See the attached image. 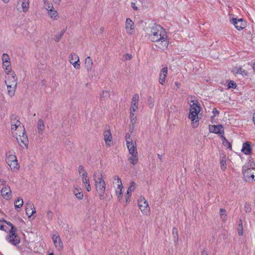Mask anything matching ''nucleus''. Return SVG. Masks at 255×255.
<instances>
[{"instance_id": "79ce46f5", "label": "nucleus", "mask_w": 255, "mask_h": 255, "mask_svg": "<svg viewBox=\"0 0 255 255\" xmlns=\"http://www.w3.org/2000/svg\"><path fill=\"white\" fill-rule=\"evenodd\" d=\"M1 59L2 62H10V58L6 53H3L2 54Z\"/></svg>"}, {"instance_id": "0eeeda50", "label": "nucleus", "mask_w": 255, "mask_h": 255, "mask_svg": "<svg viewBox=\"0 0 255 255\" xmlns=\"http://www.w3.org/2000/svg\"><path fill=\"white\" fill-rule=\"evenodd\" d=\"M24 132L25 130L21 133H18V135L15 136L19 145L23 148H27L28 143L27 135Z\"/></svg>"}, {"instance_id": "3c124183", "label": "nucleus", "mask_w": 255, "mask_h": 255, "mask_svg": "<svg viewBox=\"0 0 255 255\" xmlns=\"http://www.w3.org/2000/svg\"><path fill=\"white\" fill-rule=\"evenodd\" d=\"M131 7H132V8L135 10H138V7L137 6H136L135 5V3L134 2H131Z\"/></svg>"}, {"instance_id": "ddd939ff", "label": "nucleus", "mask_w": 255, "mask_h": 255, "mask_svg": "<svg viewBox=\"0 0 255 255\" xmlns=\"http://www.w3.org/2000/svg\"><path fill=\"white\" fill-rule=\"evenodd\" d=\"M17 4L20 6L17 8L19 11L26 13L29 10L30 0H18L17 1Z\"/></svg>"}, {"instance_id": "864d4df0", "label": "nucleus", "mask_w": 255, "mask_h": 255, "mask_svg": "<svg viewBox=\"0 0 255 255\" xmlns=\"http://www.w3.org/2000/svg\"><path fill=\"white\" fill-rule=\"evenodd\" d=\"M61 0H53V1L55 4H59L60 3Z\"/></svg>"}, {"instance_id": "a19ab883", "label": "nucleus", "mask_w": 255, "mask_h": 255, "mask_svg": "<svg viewBox=\"0 0 255 255\" xmlns=\"http://www.w3.org/2000/svg\"><path fill=\"white\" fill-rule=\"evenodd\" d=\"M220 215L223 220H225L227 216L226 210L224 209H221L220 210Z\"/></svg>"}, {"instance_id": "393cba45", "label": "nucleus", "mask_w": 255, "mask_h": 255, "mask_svg": "<svg viewBox=\"0 0 255 255\" xmlns=\"http://www.w3.org/2000/svg\"><path fill=\"white\" fill-rule=\"evenodd\" d=\"M48 13L51 18L53 19H57L58 16V13L56 10H55L52 5H49L46 8Z\"/></svg>"}, {"instance_id": "e2e57ef3", "label": "nucleus", "mask_w": 255, "mask_h": 255, "mask_svg": "<svg viewBox=\"0 0 255 255\" xmlns=\"http://www.w3.org/2000/svg\"><path fill=\"white\" fill-rule=\"evenodd\" d=\"M254 179H253V180H255V169H254Z\"/></svg>"}, {"instance_id": "dca6fc26", "label": "nucleus", "mask_w": 255, "mask_h": 255, "mask_svg": "<svg viewBox=\"0 0 255 255\" xmlns=\"http://www.w3.org/2000/svg\"><path fill=\"white\" fill-rule=\"evenodd\" d=\"M11 130L13 136H16L18 133H21L24 131L23 126L21 124L11 125Z\"/></svg>"}, {"instance_id": "58836bf2", "label": "nucleus", "mask_w": 255, "mask_h": 255, "mask_svg": "<svg viewBox=\"0 0 255 255\" xmlns=\"http://www.w3.org/2000/svg\"><path fill=\"white\" fill-rule=\"evenodd\" d=\"M220 164L221 169L224 171L226 169V161L225 156H223L221 159Z\"/></svg>"}, {"instance_id": "bb28decb", "label": "nucleus", "mask_w": 255, "mask_h": 255, "mask_svg": "<svg viewBox=\"0 0 255 255\" xmlns=\"http://www.w3.org/2000/svg\"><path fill=\"white\" fill-rule=\"evenodd\" d=\"M254 169L255 168H254L245 169L244 167L243 171L244 177L249 178L251 177L252 179H254Z\"/></svg>"}, {"instance_id": "c03bdc74", "label": "nucleus", "mask_w": 255, "mask_h": 255, "mask_svg": "<svg viewBox=\"0 0 255 255\" xmlns=\"http://www.w3.org/2000/svg\"><path fill=\"white\" fill-rule=\"evenodd\" d=\"M85 185V187L87 191L90 192L91 190V186L90 185V180L86 181V182H83Z\"/></svg>"}, {"instance_id": "2f4dec72", "label": "nucleus", "mask_w": 255, "mask_h": 255, "mask_svg": "<svg viewBox=\"0 0 255 255\" xmlns=\"http://www.w3.org/2000/svg\"><path fill=\"white\" fill-rule=\"evenodd\" d=\"M6 86L8 95L10 97H13L15 94L17 85H6Z\"/></svg>"}, {"instance_id": "423d86ee", "label": "nucleus", "mask_w": 255, "mask_h": 255, "mask_svg": "<svg viewBox=\"0 0 255 255\" xmlns=\"http://www.w3.org/2000/svg\"><path fill=\"white\" fill-rule=\"evenodd\" d=\"M138 205L140 210L144 215H147L149 214L150 207L144 197H139L138 200Z\"/></svg>"}, {"instance_id": "5fc2aeb1", "label": "nucleus", "mask_w": 255, "mask_h": 255, "mask_svg": "<svg viewBox=\"0 0 255 255\" xmlns=\"http://www.w3.org/2000/svg\"><path fill=\"white\" fill-rule=\"evenodd\" d=\"M0 230H4L3 229V224H2V222L1 221H0Z\"/></svg>"}, {"instance_id": "6ab92c4d", "label": "nucleus", "mask_w": 255, "mask_h": 255, "mask_svg": "<svg viewBox=\"0 0 255 255\" xmlns=\"http://www.w3.org/2000/svg\"><path fill=\"white\" fill-rule=\"evenodd\" d=\"M0 193L1 196L6 200H9L12 197L11 189L8 186L2 187Z\"/></svg>"}, {"instance_id": "6e6d98bb", "label": "nucleus", "mask_w": 255, "mask_h": 255, "mask_svg": "<svg viewBox=\"0 0 255 255\" xmlns=\"http://www.w3.org/2000/svg\"><path fill=\"white\" fill-rule=\"evenodd\" d=\"M223 139H224V140H225L226 142L227 143H228V145H229V146H228V148L231 147V144H230V143L227 141V140H226V139L225 138V137H224V136H223Z\"/></svg>"}, {"instance_id": "680f3d73", "label": "nucleus", "mask_w": 255, "mask_h": 255, "mask_svg": "<svg viewBox=\"0 0 255 255\" xmlns=\"http://www.w3.org/2000/svg\"><path fill=\"white\" fill-rule=\"evenodd\" d=\"M253 68V69L254 70V71L255 72V63L254 64Z\"/></svg>"}, {"instance_id": "7ed1b4c3", "label": "nucleus", "mask_w": 255, "mask_h": 255, "mask_svg": "<svg viewBox=\"0 0 255 255\" xmlns=\"http://www.w3.org/2000/svg\"><path fill=\"white\" fill-rule=\"evenodd\" d=\"M112 183L117 200L118 201L121 202L123 198L122 191L123 186L122 180L118 175H114L112 177Z\"/></svg>"}, {"instance_id": "4be33fe9", "label": "nucleus", "mask_w": 255, "mask_h": 255, "mask_svg": "<svg viewBox=\"0 0 255 255\" xmlns=\"http://www.w3.org/2000/svg\"><path fill=\"white\" fill-rule=\"evenodd\" d=\"M139 95L134 94L132 98L130 111H136L138 108Z\"/></svg>"}, {"instance_id": "bf43d9fd", "label": "nucleus", "mask_w": 255, "mask_h": 255, "mask_svg": "<svg viewBox=\"0 0 255 255\" xmlns=\"http://www.w3.org/2000/svg\"><path fill=\"white\" fill-rule=\"evenodd\" d=\"M202 255H208V253L205 251V250H204L202 252Z\"/></svg>"}, {"instance_id": "4c0bfd02", "label": "nucleus", "mask_w": 255, "mask_h": 255, "mask_svg": "<svg viewBox=\"0 0 255 255\" xmlns=\"http://www.w3.org/2000/svg\"><path fill=\"white\" fill-rule=\"evenodd\" d=\"M110 97V93L108 91H103L102 93L101 94V100H105L108 99Z\"/></svg>"}, {"instance_id": "f704fd0d", "label": "nucleus", "mask_w": 255, "mask_h": 255, "mask_svg": "<svg viewBox=\"0 0 255 255\" xmlns=\"http://www.w3.org/2000/svg\"><path fill=\"white\" fill-rule=\"evenodd\" d=\"M45 128L44 123L42 120H39L37 123V129L38 133L42 134Z\"/></svg>"}, {"instance_id": "e433bc0d", "label": "nucleus", "mask_w": 255, "mask_h": 255, "mask_svg": "<svg viewBox=\"0 0 255 255\" xmlns=\"http://www.w3.org/2000/svg\"><path fill=\"white\" fill-rule=\"evenodd\" d=\"M135 111H130V120L131 124V126L132 128H134L136 122V116L135 114L134 113Z\"/></svg>"}, {"instance_id": "de8ad7c7", "label": "nucleus", "mask_w": 255, "mask_h": 255, "mask_svg": "<svg viewBox=\"0 0 255 255\" xmlns=\"http://www.w3.org/2000/svg\"><path fill=\"white\" fill-rule=\"evenodd\" d=\"M46 215L48 219L50 220L53 217V213L51 211H48Z\"/></svg>"}, {"instance_id": "338daca9", "label": "nucleus", "mask_w": 255, "mask_h": 255, "mask_svg": "<svg viewBox=\"0 0 255 255\" xmlns=\"http://www.w3.org/2000/svg\"><path fill=\"white\" fill-rule=\"evenodd\" d=\"M128 58L129 59H130V58H131V55H129V56H128Z\"/></svg>"}, {"instance_id": "c85d7f7f", "label": "nucleus", "mask_w": 255, "mask_h": 255, "mask_svg": "<svg viewBox=\"0 0 255 255\" xmlns=\"http://www.w3.org/2000/svg\"><path fill=\"white\" fill-rule=\"evenodd\" d=\"M93 62L90 56H88L85 60V66L87 71H90L92 69Z\"/></svg>"}, {"instance_id": "ea45409f", "label": "nucleus", "mask_w": 255, "mask_h": 255, "mask_svg": "<svg viewBox=\"0 0 255 255\" xmlns=\"http://www.w3.org/2000/svg\"><path fill=\"white\" fill-rule=\"evenodd\" d=\"M64 32L65 31L64 30H62L59 33L56 34L54 37V41L56 42H58L63 36Z\"/></svg>"}, {"instance_id": "13d9d810", "label": "nucleus", "mask_w": 255, "mask_h": 255, "mask_svg": "<svg viewBox=\"0 0 255 255\" xmlns=\"http://www.w3.org/2000/svg\"><path fill=\"white\" fill-rule=\"evenodd\" d=\"M213 113H214V116H216V114H219V112L217 110H216L215 109H214L213 110Z\"/></svg>"}, {"instance_id": "aec40b11", "label": "nucleus", "mask_w": 255, "mask_h": 255, "mask_svg": "<svg viewBox=\"0 0 255 255\" xmlns=\"http://www.w3.org/2000/svg\"><path fill=\"white\" fill-rule=\"evenodd\" d=\"M167 72L168 69L167 67L166 66L163 67L161 69L159 75V83L160 84L163 85L165 83Z\"/></svg>"}, {"instance_id": "37998d69", "label": "nucleus", "mask_w": 255, "mask_h": 255, "mask_svg": "<svg viewBox=\"0 0 255 255\" xmlns=\"http://www.w3.org/2000/svg\"><path fill=\"white\" fill-rule=\"evenodd\" d=\"M244 210L246 212H250L252 210L251 205L248 203H245L244 206Z\"/></svg>"}, {"instance_id": "7c9ffc66", "label": "nucleus", "mask_w": 255, "mask_h": 255, "mask_svg": "<svg viewBox=\"0 0 255 255\" xmlns=\"http://www.w3.org/2000/svg\"><path fill=\"white\" fill-rule=\"evenodd\" d=\"M2 68L4 69L5 74L13 72L11 70V66L10 62H2Z\"/></svg>"}, {"instance_id": "a18cd8bd", "label": "nucleus", "mask_w": 255, "mask_h": 255, "mask_svg": "<svg viewBox=\"0 0 255 255\" xmlns=\"http://www.w3.org/2000/svg\"><path fill=\"white\" fill-rule=\"evenodd\" d=\"M148 105L150 108H152L154 106V100L151 97L148 100Z\"/></svg>"}, {"instance_id": "9b49d317", "label": "nucleus", "mask_w": 255, "mask_h": 255, "mask_svg": "<svg viewBox=\"0 0 255 255\" xmlns=\"http://www.w3.org/2000/svg\"><path fill=\"white\" fill-rule=\"evenodd\" d=\"M69 61L75 69H79L80 68V59L77 54L71 53L69 56Z\"/></svg>"}, {"instance_id": "a211bd4d", "label": "nucleus", "mask_w": 255, "mask_h": 255, "mask_svg": "<svg viewBox=\"0 0 255 255\" xmlns=\"http://www.w3.org/2000/svg\"><path fill=\"white\" fill-rule=\"evenodd\" d=\"M25 212L28 218H30L36 213V210L33 204L31 202L25 204Z\"/></svg>"}, {"instance_id": "2eb2a0df", "label": "nucleus", "mask_w": 255, "mask_h": 255, "mask_svg": "<svg viewBox=\"0 0 255 255\" xmlns=\"http://www.w3.org/2000/svg\"><path fill=\"white\" fill-rule=\"evenodd\" d=\"M230 21L239 30L244 29L246 26V23L242 18L237 19L236 18H232Z\"/></svg>"}, {"instance_id": "0e129e2a", "label": "nucleus", "mask_w": 255, "mask_h": 255, "mask_svg": "<svg viewBox=\"0 0 255 255\" xmlns=\"http://www.w3.org/2000/svg\"><path fill=\"white\" fill-rule=\"evenodd\" d=\"M158 156L159 158L161 159V155H160L159 154H158Z\"/></svg>"}, {"instance_id": "412c9836", "label": "nucleus", "mask_w": 255, "mask_h": 255, "mask_svg": "<svg viewBox=\"0 0 255 255\" xmlns=\"http://www.w3.org/2000/svg\"><path fill=\"white\" fill-rule=\"evenodd\" d=\"M224 130V127L221 125H212L209 126L210 131L216 134L223 133Z\"/></svg>"}, {"instance_id": "f8f14e48", "label": "nucleus", "mask_w": 255, "mask_h": 255, "mask_svg": "<svg viewBox=\"0 0 255 255\" xmlns=\"http://www.w3.org/2000/svg\"><path fill=\"white\" fill-rule=\"evenodd\" d=\"M52 239L55 248L61 250L63 249V245L61 238L56 232H53L52 234Z\"/></svg>"}, {"instance_id": "69168bd1", "label": "nucleus", "mask_w": 255, "mask_h": 255, "mask_svg": "<svg viewBox=\"0 0 255 255\" xmlns=\"http://www.w3.org/2000/svg\"><path fill=\"white\" fill-rule=\"evenodd\" d=\"M49 255H54L53 253H50L49 254Z\"/></svg>"}, {"instance_id": "f257e3e1", "label": "nucleus", "mask_w": 255, "mask_h": 255, "mask_svg": "<svg viewBox=\"0 0 255 255\" xmlns=\"http://www.w3.org/2000/svg\"><path fill=\"white\" fill-rule=\"evenodd\" d=\"M148 38L152 42L156 43V46L160 49H166L168 41L165 30L159 25H154L146 28Z\"/></svg>"}, {"instance_id": "a878e982", "label": "nucleus", "mask_w": 255, "mask_h": 255, "mask_svg": "<svg viewBox=\"0 0 255 255\" xmlns=\"http://www.w3.org/2000/svg\"><path fill=\"white\" fill-rule=\"evenodd\" d=\"M104 140L107 145L110 146L112 141V136L110 130L105 131L104 133Z\"/></svg>"}, {"instance_id": "20e7f679", "label": "nucleus", "mask_w": 255, "mask_h": 255, "mask_svg": "<svg viewBox=\"0 0 255 255\" xmlns=\"http://www.w3.org/2000/svg\"><path fill=\"white\" fill-rule=\"evenodd\" d=\"M5 160L12 170L15 171L18 170L19 166L14 151L10 150L6 153Z\"/></svg>"}, {"instance_id": "473e14b6", "label": "nucleus", "mask_w": 255, "mask_h": 255, "mask_svg": "<svg viewBox=\"0 0 255 255\" xmlns=\"http://www.w3.org/2000/svg\"><path fill=\"white\" fill-rule=\"evenodd\" d=\"M14 204L15 210L19 211L23 204V199L21 197H18L17 200L15 201Z\"/></svg>"}, {"instance_id": "b1692460", "label": "nucleus", "mask_w": 255, "mask_h": 255, "mask_svg": "<svg viewBox=\"0 0 255 255\" xmlns=\"http://www.w3.org/2000/svg\"><path fill=\"white\" fill-rule=\"evenodd\" d=\"M73 192L78 199L81 200L83 199L84 195L82 189L79 186L76 185L74 186Z\"/></svg>"}, {"instance_id": "c9c22d12", "label": "nucleus", "mask_w": 255, "mask_h": 255, "mask_svg": "<svg viewBox=\"0 0 255 255\" xmlns=\"http://www.w3.org/2000/svg\"><path fill=\"white\" fill-rule=\"evenodd\" d=\"M10 125H16V124H18L19 125V124H21V122L19 120L18 117L15 115H12L10 116Z\"/></svg>"}, {"instance_id": "4468645a", "label": "nucleus", "mask_w": 255, "mask_h": 255, "mask_svg": "<svg viewBox=\"0 0 255 255\" xmlns=\"http://www.w3.org/2000/svg\"><path fill=\"white\" fill-rule=\"evenodd\" d=\"M125 29L127 33L129 35H133L135 32L134 23L130 18H127L125 23Z\"/></svg>"}, {"instance_id": "cd10ccee", "label": "nucleus", "mask_w": 255, "mask_h": 255, "mask_svg": "<svg viewBox=\"0 0 255 255\" xmlns=\"http://www.w3.org/2000/svg\"><path fill=\"white\" fill-rule=\"evenodd\" d=\"M135 189V183L133 182H132L130 183V185L128 187L126 195V202L128 201V200L131 196V193L133 192Z\"/></svg>"}, {"instance_id": "6e6552de", "label": "nucleus", "mask_w": 255, "mask_h": 255, "mask_svg": "<svg viewBox=\"0 0 255 255\" xmlns=\"http://www.w3.org/2000/svg\"><path fill=\"white\" fill-rule=\"evenodd\" d=\"M16 231L17 229L10 230L9 234L6 237L7 241L14 245H17L20 243V239L16 234Z\"/></svg>"}, {"instance_id": "1a4fd4ad", "label": "nucleus", "mask_w": 255, "mask_h": 255, "mask_svg": "<svg viewBox=\"0 0 255 255\" xmlns=\"http://www.w3.org/2000/svg\"><path fill=\"white\" fill-rule=\"evenodd\" d=\"M188 118L191 120L193 128H196L199 126V122L201 119L199 113L189 112Z\"/></svg>"}, {"instance_id": "9d476101", "label": "nucleus", "mask_w": 255, "mask_h": 255, "mask_svg": "<svg viewBox=\"0 0 255 255\" xmlns=\"http://www.w3.org/2000/svg\"><path fill=\"white\" fill-rule=\"evenodd\" d=\"M5 83L6 85H17V77L14 72L5 74Z\"/></svg>"}, {"instance_id": "72a5a7b5", "label": "nucleus", "mask_w": 255, "mask_h": 255, "mask_svg": "<svg viewBox=\"0 0 255 255\" xmlns=\"http://www.w3.org/2000/svg\"><path fill=\"white\" fill-rule=\"evenodd\" d=\"M242 151L246 154L251 153V147L249 142H246L243 144Z\"/></svg>"}, {"instance_id": "5701e85b", "label": "nucleus", "mask_w": 255, "mask_h": 255, "mask_svg": "<svg viewBox=\"0 0 255 255\" xmlns=\"http://www.w3.org/2000/svg\"><path fill=\"white\" fill-rule=\"evenodd\" d=\"M78 172L80 177H81L83 183L86 182V181L90 180L88 174L83 166H79Z\"/></svg>"}, {"instance_id": "603ef678", "label": "nucleus", "mask_w": 255, "mask_h": 255, "mask_svg": "<svg viewBox=\"0 0 255 255\" xmlns=\"http://www.w3.org/2000/svg\"><path fill=\"white\" fill-rule=\"evenodd\" d=\"M240 74H242L243 76H247L248 75V72L247 71H246L245 70H243L242 69V71H241Z\"/></svg>"}, {"instance_id": "f03ea898", "label": "nucleus", "mask_w": 255, "mask_h": 255, "mask_svg": "<svg viewBox=\"0 0 255 255\" xmlns=\"http://www.w3.org/2000/svg\"><path fill=\"white\" fill-rule=\"evenodd\" d=\"M93 180L99 198L101 200L105 199L106 184L102 173L99 171H95L93 174Z\"/></svg>"}, {"instance_id": "f3484780", "label": "nucleus", "mask_w": 255, "mask_h": 255, "mask_svg": "<svg viewBox=\"0 0 255 255\" xmlns=\"http://www.w3.org/2000/svg\"><path fill=\"white\" fill-rule=\"evenodd\" d=\"M189 104L190 106L189 112H195L200 113L201 107L199 102L196 100L189 101Z\"/></svg>"}, {"instance_id": "49530a36", "label": "nucleus", "mask_w": 255, "mask_h": 255, "mask_svg": "<svg viewBox=\"0 0 255 255\" xmlns=\"http://www.w3.org/2000/svg\"><path fill=\"white\" fill-rule=\"evenodd\" d=\"M233 71L235 73L240 74L241 71H242V68L241 67H236L234 68Z\"/></svg>"}, {"instance_id": "c756f323", "label": "nucleus", "mask_w": 255, "mask_h": 255, "mask_svg": "<svg viewBox=\"0 0 255 255\" xmlns=\"http://www.w3.org/2000/svg\"><path fill=\"white\" fill-rule=\"evenodd\" d=\"M130 156L128 158L129 163L132 165H135L138 161V153H133L129 154Z\"/></svg>"}, {"instance_id": "39448f33", "label": "nucleus", "mask_w": 255, "mask_h": 255, "mask_svg": "<svg viewBox=\"0 0 255 255\" xmlns=\"http://www.w3.org/2000/svg\"><path fill=\"white\" fill-rule=\"evenodd\" d=\"M126 141L127 147L128 150L129 154L138 153L135 141H133L129 133H126Z\"/></svg>"}, {"instance_id": "4d7b16f0", "label": "nucleus", "mask_w": 255, "mask_h": 255, "mask_svg": "<svg viewBox=\"0 0 255 255\" xmlns=\"http://www.w3.org/2000/svg\"><path fill=\"white\" fill-rule=\"evenodd\" d=\"M238 234L239 235H242L243 234V229L242 228L241 229V230H239V231H238Z\"/></svg>"}, {"instance_id": "09e8293b", "label": "nucleus", "mask_w": 255, "mask_h": 255, "mask_svg": "<svg viewBox=\"0 0 255 255\" xmlns=\"http://www.w3.org/2000/svg\"><path fill=\"white\" fill-rule=\"evenodd\" d=\"M229 88L235 89L236 87V84L233 81H230L228 84Z\"/></svg>"}, {"instance_id": "8fccbe9b", "label": "nucleus", "mask_w": 255, "mask_h": 255, "mask_svg": "<svg viewBox=\"0 0 255 255\" xmlns=\"http://www.w3.org/2000/svg\"><path fill=\"white\" fill-rule=\"evenodd\" d=\"M4 222L7 225H8L9 226H10L11 227V229L10 230H14V229H16V228H15L13 225L9 222H7V221H4Z\"/></svg>"}, {"instance_id": "052dcab7", "label": "nucleus", "mask_w": 255, "mask_h": 255, "mask_svg": "<svg viewBox=\"0 0 255 255\" xmlns=\"http://www.w3.org/2000/svg\"><path fill=\"white\" fill-rule=\"evenodd\" d=\"M2 1L5 3H8L9 1V0H2Z\"/></svg>"}]
</instances>
